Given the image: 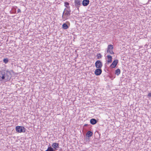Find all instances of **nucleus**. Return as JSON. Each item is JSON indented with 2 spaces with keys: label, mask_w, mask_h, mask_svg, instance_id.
I'll return each instance as SVG.
<instances>
[{
  "label": "nucleus",
  "mask_w": 151,
  "mask_h": 151,
  "mask_svg": "<svg viewBox=\"0 0 151 151\" xmlns=\"http://www.w3.org/2000/svg\"><path fill=\"white\" fill-rule=\"evenodd\" d=\"M69 5V4L68 2H65V6L67 8L68 7V6Z\"/></svg>",
  "instance_id": "obj_19"
},
{
  "label": "nucleus",
  "mask_w": 151,
  "mask_h": 151,
  "mask_svg": "<svg viewBox=\"0 0 151 151\" xmlns=\"http://www.w3.org/2000/svg\"><path fill=\"white\" fill-rule=\"evenodd\" d=\"M59 144L57 143H53L52 145V146L54 149H56V148L59 147Z\"/></svg>",
  "instance_id": "obj_13"
},
{
  "label": "nucleus",
  "mask_w": 151,
  "mask_h": 151,
  "mask_svg": "<svg viewBox=\"0 0 151 151\" xmlns=\"http://www.w3.org/2000/svg\"><path fill=\"white\" fill-rule=\"evenodd\" d=\"M70 10L69 9H65L64 10V11L63 12V14H64V13H65V15L67 16H69L70 15Z\"/></svg>",
  "instance_id": "obj_8"
},
{
  "label": "nucleus",
  "mask_w": 151,
  "mask_h": 151,
  "mask_svg": "<svg viewBox=\"0 0 151 151\" xmlns=\"http://www.w3.org/2000/svg\"><path fill=\"white\" fill-rule=\"evenodd\" d=\"M90 122L91 124L94 125L96 124L97 123V122L95 119H92L90 120Z\"/></svg>",
  "instance_id": "obj_12"
},
{
  "label": "nucleus",
  "mask_w": 151,
  "mask_h": 151,
  "mask_svg": "<svg viewBox=\"0 0 151 151\" xmlns=\"http://www.w3.org/2000/svg\"><path fill=\"white\" fill-rule=\"evenodd\" d=\"M97 56L98 59H99L101 58L102 55L101 54L99 53L97 54Z\"/></svg>",
  "instance_id": "obj_18"
},
{
  "label": "nucleus",
  "mask_w": 151,
  "mask_h": 151,
  "mask_svg": "<svg viewBox=\"0 0 151 151\" xmlns=\"http://www.w3.org/2000/svg\"><path fill=\"white\" fill-rule=\"evenodd\" d=\"M120 73V70L119 69H117L115 71V74L117 76H118Z\"/></svg>",
  "instance_id": "obj_15"
},
{
  "label": "nucleus",
  "mask_w": 151,
  "mask_h": 151,
  "mask_svg": "<svg viewBox=\"0 0 151 151\" xmlns=\"http://www.w3.org/2000/svg\"><path fill=\"white\" fill-rule=\"evenodd\" d=\"M3 62L5 64L9 62V60L8 58H5L3 60Z\"/></svg>",
  "instance_id": "obj_17"
},
{
  "label": "nucleus",
  "mask_w": 151,
  "mask_h": 151,
  "mask_svg": "<svg viewBox=\"0 0 151 151\" xmlns=\"http://www.w3.org/2000/svg\"><path fill=\"white\" fill-rule=\"evenodd\" d=\"M68 26L65 23H64L63 24L62 28L64 29H67L68 28Z\"/></svg>",
  "instance_id": "obj_14"
},
{
  "label": "nucleus",
  "mask_w": 151,
  "mask_h": 151,
  "mask_svg": "<svg viewBox=\"0 0 151 151\" xmlns=\"http://www.w3.org/2000/svg\"><path fill=\"white\" fill-rule=\"evenodd\" d=\"M93 134V133L91 131H88L86 133V136L88 137H90L92 136Z\"/></svg>",
  "instance_id": "obj_11"
},
{
  "label": "nucleus",
  "mask_w": 151,
  "mask_h": 151,
  "mask_svg": "<svg viewBox=\"0 0 151 151\" xmlns=\"http://www.w3.org/2000/svg\"><path fill=\"white\" fill-rule=\"evenodd\" d=\"M113 47L112 45H109L108 46V48L107 50V52L108 53L111 54H114V52L113 51Z\"/></svg>",
  "instance_id": "obj_3"
},
{
  "label": "nucleus",
  "mask_w": 151,
  "mask_h": 151,
  "mask_svg": "<svg viewBox=\"0 0 151 151\" xmlns=\"http://www.w3.org/2000/svg\"><path fill=\"white\" fill-rule=\"evenodd\" d=\"M82 0H74L75 6L77 9H78L79 7L81 5Z\"/></svg>",
  "instance_id": "obj_4"
},
{
  "label": "nucleus",
  "mask_w": 151,
  "mask_h": 151,
  "mask_svg": "<svg viewBox=\"0 0 151 151\" xmlns=\"http://www.w3.org/2000/svg\"><path fill=\"white\" fill-rule=\"evenodd\" d=\"M95 64L96 67L98 68L101 69L103 66L102 63L99 60L97 61L96 62Z\"/></svg>",
  "instance_id": "obj_5"
},
{
  "label": "nucleus",
  "mask_w": 151,
  "mask_h": 151,
  "mask_svg": "<svg viewBox=\"0 0 151 151\" xmlns=\"http://www.w3.org/2000/svg\"><path fill=\"white\" fill-rule=\"evenodd\" d=\"M6 72L5 73L4 71H0V81H2L4 80L8 81L11 78V76H9V75H11L10 71L7 70Z\"/></svg>",
  "instance_id": "obj_1"
},
{
  "label": "nucleus",
  "mask_w": 151,
  "mask_h": 151,
  "mask_svg": "<svg viewBox=\"0 0 151 151\" xmlns=\"http://www.w3.org/2000/svg\"><path fill=\"white\" fill-rule=\"evenodd\" d=\"M54 150L53 148L51 147H48L47 150L45 151H54Z\"/></svg>",
  "instance_id": "obj_16"
},
{
  "label": "nucleus",
  "mask_w": 151,
  "mask_h": 151,
  "mask_svg": "<svg viewBox=\"0 0 151 151\" xmlns=\"http://www.w3.org/2000/svg\"><path fill=\"white\" fill-rule=\"evenodd\" d=\"M102 72V70L100 68H97L96 70L95 71V74L96 76L100 75Z\"/></svg>",
  "instance_id": "obj_7"
},
{
  "label": "nucleus",
  "mask_w": 151,
  "mask_h": 151,
  "mask_svg": "<svg viewBox=\"0 0 151 151\" xmlns=\"http://www.w3.org/2000/svg\"><path fill=\"white\" fill-rule=\"evenodd\" d=\"M17 13H20L21 12V10L20 9H18L17 11Z\"/></svg>",
  "instance_id": "obj_21"
},
{
  "label": "nucleus",
  "mask_w": 151,
  "mask_h": 151,
  "mask_svg": "<svg viewBox=\"0 0 151 151\" xmlns=\"http://www.w3.org/2000/svg\"><path fill=\"white\" fill-rule=\"evenodd\" d=\"M147 96L148 97H151V93H149L147 95Z\"/></svg>",
  "instance_id": "obj_20"
},
{
  "label": "nucleus",
  "mask_w": 151,
  "mask_h": 151,
  "mask_svg": "<svg viewBox=\"0 0 151 151\" xmlns=\"http://www.w3.org/2000/svg\"><path fill=\"white\" fill-rule=\"evenodd\" d=\"M89 3V0H83L82 1V5L84 6H87Z\"/></svg>",
  "instance_id": "obj_10"
},
{
  "label": "nucleus",
  "mask_w": 151,
  "mask_h": 151,
  "mask_svg": "<svg viewBox=\"0 0 151 151\" xmlns=\"http://www.w3.org/2000/svg\"><path fill=\"white\" fill-rule=\"evenodd\" d=\"M118 62V60H116L113 61L112 64L111 65L110 67L112 68H115Z\"/></svg>",
  "instance_id": "obj_6"
},
{
  "label": "nucleus",
  "mask_w": 151,
  "mask_h": 151,
  "mask_svg": "<svg viewBox=\"0 0 151 151\" xmlns=\"http://www.w3.org/2000/svg\"><path fill=\"white\" fill-rule=\"evenodd\" d=\"M16 131L19 133L25 132L26 131L25 128L23 127L17 126L16 127Z\"/></svg>",
  "instance_id": "obj_2"
},
{
  "label": "nucleus",
  "mask_w": 151,
  "mask_h": 151,
  "mask_svg": "<svg viewBox=\"0 0 151 151\" xmlns=\"http://www.w3.org/2000/svg\"><path fill=\"white\" fill-rule=\"evenodd\" d=\"M107 63L109 64L112 62V57L110 55H108L107 56Z\"/></svg>",
  "instance_id": "obj_9"
}]
</instances>
